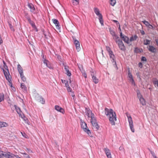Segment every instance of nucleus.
Instances as JSON below:
<instances>
[{"label":"nucleus","instance_id":"53","mask_svg":"<svg viewBox=\"0 0 158 158\" xmlns=\"http://www.w3.org/2000/svg\"><path fill=\"white\" fill-rule=\"evenodd\" d=\"M130 81L131 82L132 84L135 85V82L134 81V80L133 78L131 79H130Z\"/></svg>","mask_w":158,"mask_h":158},{"label":"nucleus","instance_id":"16","mask_svg":"<svg viewBox=\"0 0 158 158\" xmlns=\"http://www.w3.org/2000/svg\"><path fill=\"white\" fill-rule=\"evenodd\" d=\"M91 75L92 77V78L93 81L95 83L97 84L99 82V80L95 76L94 74H91Z\"/></svg>","mask_w":158,"mask_h":158},{"label":"nucleus","instance_id":"29","mask_svg":"<svg viewBox=\"0 0 158 158\" xmlns=\"http://www.w3.org/2000/svg\"><path fill=\"white\" fill-rule=\"evenodd\" d=\"M118 47L122 51H125L126 50L125 47L123 44L118 46Z\"/></svg>","mask_w":158,"mask_h":158},{"label":"nucleus","instance_id":"33","mask_svg":"<svg viewBox=\"0 0 158 158\" xmlns=\"http://www.w3.org/2000/svg\"><path fill=\"white\" fill-rule=\"evenodd\" d=\"M66 72V74L69 76H70L71 75V73L70 71L69 70L68 68L66 70H65Z\"/></svg>","mask_w":158,"mask_h":158},{"label":"nucleus","instance_id":"8","mask_svg":"<svg viewBox=\"0 0 158 158\" xmlns=\"http://www.w3.org/2000/svg\"><path fill=\"white\" fill-rule=\"evenodd\" d=\"M4 67L5 69H2L6 78H7V76H9L10 75L9 69L8 67L6 65H5V66Z\"/></svg>","mask_w":158,"mask_h":158},{"label":"nucleus","instance_id":"13","mask_svg":"<svg viewBox=\"0 0 158 158\" xmlns=\"http://www.w3.org/2000/svg\"><path fill=\"white\" fill-rule=\"evenodd\" d=\"M55 109L57 111H59L63 114H64V109L58 105H56L55 106Z\"/></svg>","mask_w":158,"mask_h":158},{"label":"nucleus","instance_id":"54","mask_svg":"<svg viewBox=\"0 0 158 158\" xmlns=\"http://www.w3.org/2000/svg\"><path fill=\"white\" fill-rule=\"evenodd\" d=\"M120 37H121V38L122 39L123 38V37L125 35H123L121 31L120 32Z\"/></svg>","mask_w":158,"mask_h":158},{"label":"nucleus","instance_id":"21","mask_svg":"<svg viewBox=\"0 0 158 158\" xmlns=\"http://www.w3.org/2000/svg\"><path fill=\"white\" fill-rule=\"evenodd\" d=\"M14 107L16 111L18 114H19L20 112H22L20 108L19 107H18L16 105H14Z\"/></svg>","mask_w":158,"mask_h":158},{"label":"nucleus","instance_id":"58","mask_svg":"<svg viewBox=\"0 0 158 158\" xmlns=\"http://www.w3.org/2000/svg\"><path fill=\"white\" fill-rule=\"evenodd\" d=\"M151 154H152V156H153L154 157V158L155 157V156H156L155 155V153L154 152H152V151H151Z\"/></svg>","mask_w":158,"mask_h":158},{"label":"nucleus","instance_id":"31","mask_svg":"<svg viewBox=\"0 0 158 158\" xmlns=\"http://www.w3.org/2000/svg\"><path fill=\"white\" fill-rule=\"evenodd\" d=\"M4 95L3 93H0V102L4 100Z\"/></svg>","mask_w":158,"mask_h":158},{"label":"nucleus","instance_id":"43","mask_svg":"<svg viewBox=\"0 0 158 158\" xmlns=\"http://www.w3.org/2000/svg\"><path fill=\"white\" fill-rule=\"evenodd\" d=\"M128 75L129 77L130 78V79H131L133 78L131 73L130 72L129 70L128 72Z\"/></svg>","mask_w":158,"mask_h":158},{"label":"nucleus","instance_id":"7","mask_svg":"<svg viewBox=\"0 0 158 158\" xmlns=\"http://www.w3.org/2000/svg\"><path fill=\"white\" fill-rule=\"evenodd\" d=\"M35 99L38 102H40L42 104H44L45 102V100L42 97V96L37 94L35 96Z\"/></svg>","mask_w":158,"mask_h":158},{"label":"nucleus","instance_id":"57","mask_svg":"<svg viewBox=\"0 0 158 158\" xmlns=\"http://www.w3.org/2000/svg\"><path fill=\"white\" fill-rule=\"evenodd\" d=\"M21 79L23 82L26 81V78L25 77H22Z\"/></svg>","mask_w":158,"mask_h":158},{"label":"nucleus","instance_id":"12","mask_svg":"<svg viewBox=\"0 0 158 158\" xmlns=\"http://www.w3.org/2000/svg\"><path fill=\"white\" fill-rule=\"evenodd\" d=\"M52 21L53 23L55 25L56 29H59L60 28V25L59 24L58 21L57 19H52Z\"/></svg>","mask_w":158,"mask_h":158},{"label":"nucleus","instance_id":"51","mask_svg":"<svg viewBox=\"0 0 158 158\" xmlns=\"http://www.w3.org/2000/svg\"><path fill=\"white\" fill-rule=\"evenodd\" d=\"M113 22H114V23H116V24L117 26H119V24H120L119 23L117 20H113Z\"/></svg>","mask_w":158,"mask_h":158},{"label":"nucleus","instance_id":"10","mask_svg":"<svg viewBox=\"0 0 158 158\" xmlns=\"http://www.w3.org/2000/svg\"><path fill=\"white\" fill-rule=\"evenodd\" d=\"M148 50L152 53H156L157 52V49L153 46L149 45L147 47Z\"/></svg>","mask_w":158,"mask_h":158},{"label":"nucleus","instance_id":"44","mask_svg":"<svg viewBox=\"0 0 158 158\" xmlns=\"http://www.w3.org/2000/svg\"><path fill=\"white\" fill-rule=\"evenodd\" d=\"M25 17L26 18L27 20L30 18V16L28 15L27 13H25Z\"/></svg>","mask_w":158,"mask_h":158},{"label":"nucleus","instance_id":"47","mask_svg":"<svg viewBox=\"0 0 158 158\" xmlns=\"http://www.w3.org/2000/svg\"><path fill=\"white\" fill-rule=\"evenodd\" d=\"M63 65L64 67V69L65 70H66L67 69L69 68V67L67 66L66 64L63 63Z\"/></svg>","mask_w":158,"mask_h":158},{"label":"nucleus","instance_id":"14","mask_svg":"<svg viewBox=\"0 0 158 158\" xmlns=\"http://www.w3.org/2000/svg\"><path fill=\"white\" fill-rule=\"evenodd\" d=\"M28 6L30 9V11L32 13H34L35 10L34 6L32 3H28Z\"/></svg>","mask_w":158,"mask_h":158},{"label":"nucleus","instance_id":"39","mask_svg":"<svg viewBox=\"0 0 158 158\" xmlns=\"http://www.w3.org/2000/svg\"><path fill=\"white\" fill-rule=\"evenodd\" d=\"M111 35L113 36L114 34H115V32L113 30L111 29H109Z\"/></svg>","mask_w":158,"mask_h":158},{"label":"nucleus","instance_id":"35","mask_svg":"<svg viewBox=\"0 0 158 158\" xmlns=\"http://www.w3.org/2000/svg\"><path fill=\"white\" fill-rule=\"evenodd\" d=\"M110 4L113 6H114L116 3L115 0H110Z\"/></svg>","mask_w":158,"mask_h":158},{"label":"nucleus","instance_id":"11","mask_svg":"<svg viewBox=\"0 0 158 158\" xmlns=\"http://www.w3.org/2000/svg\"><path fill=\"white\" fill-rule=\"evenodd\" d=\"M103 150L105 152L108 158H111L112 157L111 152L110 150L108 148H104Z\"/></svg>","mask_w":158,"mask_h":158},{"label":"nucleus","instance_id":"19","mask_svg":"<svg viewBox=\"0 0 158 158\" xmlns=\"http://www.w3.org/2000/svg\"><path fill=\"white\" fill-rule=\"evenodd\" d=\"M94 12L96 15L99 17L100 15H102L100 13L99 9L97 8H94Z\"/></svg>","mask_w":158,"mask_h":158},{"label":"nucleus","instance_id":"55","mask_svg":"<svg viewBox=\"0 0 158 158\" xmlns=\"http://www.w3.org/2000/svg\"><path fill=\"white\" fill-rule=\"evenodd\" d=\"M138 66L140 68H142L143 67V64L141 62H139V63Z\"/></svg>","mask_w":158,"mask_h":158},{"label":"nucleus","instance_id":"37","mask_svg":"<svg viewBox=\"0 0 158 158\" xmlns=\"http://www.w3.org/2000/svg\"><path fill=\"white\" fill-rule=\"evenodd\" d=\"M9 27L10 28V30L12 31H14V29L13 26H12L11 24L10 23H9Z\"/></svg>","mask_w":158,"mask_h":158},{"label":"nucleus","instance_id":"64","mask_svg":"<svg viewBox=\"0 0 158 158\" xmlns=\"http://www.w3.org/2000/svg\"><path fill=\"white\" fill-rule=\"evenodd\" d=\"M155 41L156 43V45L158 46V40L157 39H156L155 40Z\"/></svg>","mask_w":158,"mask_h":158},{"label":"nucleus","instance_id":"62","mask_svg":"<svg viewBox=\"0 0 158 158\" xmlns=\"http://www.w3.org/2000/svg\"><path fill=\"white\" fill-rule=\"evenodd\" d=\"M27 20L30 23H32L33 22V21L31 20V18H30L29 19H28Z\"/></svg>","mask_w":158,"mask_h":158},{"label":"nucleus","instance_id":"15","mask_svg":"<svg viewBox=\"0 0 158 158\" xmlns=\"http://www.w3.org/2000/svg\"><path fill=\"white\" fill-rule=\"evenodd\" d=\"M91 123L93 125V128L94 130L95 131H98L99 128V127L98 124V123Z\"/></svg>","mask_w":158,"mask_h":158},{"label":"nucleus","instance_id":"48","mask_svg":"<svg viewBox=\"0 0 158 158\" xmlns=\"http://www.w3.org/2000/svg\"><path fill=\"white\" fill-rule=\"evenodd\" d=\"M141 60L142 61H146L147 59L144 56H142L141 58Z\"/></svg>","mask_w":158,"mask_h":158},{"label":"nucleus","instance_id":"23","mask_svg":"<svg viewBox=\"0 0 158 158\" xmlns=\"http://www.w3.org/2000/svg\"><path fill=\"white\" fill-rule=\"evenodd\" d=\"M139 101H140V102L143 105H146L145 102V100L142 97H140V98H139Z\"/></svg>","mask_w":158,"mask_h":158},{"label":"nucleus","instance_id":"36","mask_svg":"<svg viewBox=\"0 0 158 158\" xmlns=\"http://www.w3.org/2000/svg\"><path fill=\"white\" fill-rule=\"evenodd\" d=\"M79 0H72V2L74 5H77L79 3Z\"/></svg>","mask_w":158,"mask_h":158},{"label":"nucleus","instance_id":"9","mask_svg":"<svg viewBox=\"0 0 158 158\" xmlns=\"http://www.w3.org/2000/svg\"><path fill=\"white\" fill-rule=\"evenodd\" d=\"M85 114L89 118H91L93 116L94 114L92 113V111L89 109L85 108Z\"/></svg>","mask_w":158,"mask_h":158},{"label":"nucleus","instance_id":"61","mask_svg":"<svg viewBox=\"0 0 158 158\" xmlns=\"http://www.w3.org/2000/svg\"><path fill=\"white\" fill-rule=\"evenodd\" d=\"M80 70L82 74H83L85 73V71L84 70H83V69H80Z\"/></svg>","mask_w":158,"mask_h":158},{"label":"nucleus","instance_id":"1","mask_svg":"<svg viewBox=\"0 0 158 158\" xmlns=\"http://www.w3.org/2000/svg\"><path fill=\"white\" fill-rule=\"evenodd\" d=\"M105 114L109 119L110 123L112 125H115V121L117 120L115 113L112 109H109L107 108L105 109Z\"/></svg>","mask_w":158,"mask_h":158},{"label":"nucleus","instance_id":"26","mask_svg":"<svg viewBox=\"0 0 158 158\" xmlns=\"http://www.w3.org/2000/svg\"><path fill=\"white\" fill-rule=\"evenodd\" d=\"M152 82L154 85H155L156 86V85L158 87V80L156 78H154L153 79Z\"/></svg>","mask_w":158,"mask_h":158},{"label":"nucleus","instance_id":"17","mask_svg":"<svg viewBox=\"0 0 158 158\" xmlns=\"http://www.w3.org/2000/svg\"><path fill=\"white\" fill-rule=\"evenodd\" d=\"M8 126V124L4 122H0V127H6Z\"/></svg>","mask_w":158,"mask_h":158},{"label":"nucleus","instance_id":"18","mask_svg":"<svg viewBox=\"0 0 158 158\" xmlns=\"http://www.w3.org/2000/svg\"><path fill=\"white\" fill-rule=\"evenodd\" d=\"M17 70L19 73H23V69L19 64L17 65Z\"/></svg>","mask_w":158,"mask_h":158},{"label":"nucleus","instance_id":"50","mask_svg":"<svg viewBox=\"0 0 158 158\" xmlns=\"http://www.w3.org/2000/svg\"><path fill=\"white\" fill-rule=\"evenodd\" d=\"M23 154L24 155V156L26 157V158H31L27 154L25 153H24Z\"/></svg>","mask_w":158,"mask_h":158},{"label":"nucleus","instance_id":"34","mask_svg":"<svg viewBox=\"0 0 158 158\" xmlns=\"http://www.w3.org/2000/svg\"><path fill=\"white\" fill-rule=\"evenodd\" d=\"M150 41L147 39L144 41V44L145 45H148L150 44Z\"/></svg>","mask_w":158,"mask_h":158},{"label":"nucleus","instance_id":"32","mask_svg":"<svg viewBox=\"0 0 158 158\" xmlns=\"http://www.w3.org/2000/svg\"><path fill=\"white\" fill-rule=\"evenodd\" d=\"M113 39L115 40H115H118L119 38L118 36L116 34H114V35L112 36Z\"/></svg>","mask_w":158,"mask_h":158},{"label":"nucleus","instance_id":"60","mask_svg":"<svg viewBox=\"0 0 158 158\" xmlns=\"http://www.w3.org/2000/svg\"><path fill=\"white\" fill-rule=\"evenodd\" d=\"M26 150L28 152L30 153H32V151L30 149L28 148H26Z\"/></svg>","mask_w":158,"mask_h":158},{"label":"nucleus","instance_id":"56","mask_svg":"<svg viewBox=\"0 0 158 158\" xmlns=\"http://www.w3.org/2000/svg\"><path fill=\"white\" fill-rule=\"evenodd\" d=\"M19 74L21 78H22V77H25L23 75V73H19Z\"/></svg>","mask_w":158,"mask_h":158},{"label":"nucleus","instance_id":"40","mask_svg":"<svg viewBox=\"0 0 158 158\" xmlns=\"http://www.w3.org/2000/svg\"><path fill=\"white\" fill-rule=\"evenodd\" d=\"M137 96L138 97V98H140V97H142V96L140 92V91L139 90H138L137 91Z\"/></svg>","mask_w":158,"mask_h":158},{"label":"nucleus","instance_id":"6","mask_svg":"<svg viewBox=\"0 0 158 158\" xmlns=\"http://www.w3.org/2000/svg\"><path fill=\"white\" fill-rule=\"evenodd\" d=\"M72 38L73 41L74 42V44L78 52L80 51L81 49V48L80 47V42L79 41L77 40L76 39V37L75 36H73Z\"/></svg>","mask_w":158,"mask_h":158},{"label":"nucleus","instance_id":"22","mask_svg":"<svg viewBox=\"0 0 158 158\" xmlns=\"http://www.w3.org/2000/svg\"><path fill=\"white\" fill-rule=\"evenodd\" d=\"M91 118V123H97L96 119L94 117V115L93 116H92Z\"/></svg>","mask_w":158,"mask_h":158},{"label":"nucleus","instance_id":"41","mask_svg":"<svg viewBox=\"0 0 158 158\" xmlns=\"http://www.w3.org/2000/svg\"><path fill=\"white\" fill-rule=\"evenodd\" d=\"M23 120L25 121V122L26 123H27L28 124H29V123L30 122L28 121V120L27 118L26 117H25V118H23Z\"/></svg>","mask_w":158,"mask_h":158},{"label":"nucleus","instance_id":"24","mask_svg":"<svg viewBox=\"0 0 158 158\" xmlns=\"http://www.w3.org/2000/svg\"><path fill=\"white\" fill-rule=\"evenodd\" d=\"M115 42L118 44V46L123 44L122 40L120 39H118V40H115Z\"/></svg>","mask_w":158,"mask_h":158},{"label":"nucleus","instance_id":"38","mask_svg":"<svg viewBox=\"0 0 158 158\" xmlns=\"http://www.w3.org/2000/svg\"><path fill=\"white\" fill-rule=\"evenodd\" d=\"M142 23H143L146 26L148 27L149 25V23L145 20H144L142 21Z\"/></svg>","mask_w":158,"mask_h":158},{"label":"nucleus","instance_id":"52","mask_svg":"<svg viewBox=\"0 0 158 158\" xmlns=\"http://www.w3.org/2000/svg\"><path fill=\"white\" fill-rule=\"evenodd\" d=\"M48 61L46 59H44L43 61V62L44 64H45L46 65H47L48 62Z\"/></svg>","mask_w":158,"mask_h":158},{"label":"nucleus","instance_id":"20","mask_svg":"<svg viewBox=\"0 0 158 158\" xmlns=\"http://www.w3.org/2000/svg\"><path fill=\"white\" fill-rule=\"evenodd\" d=\"M122 39L127 44L129 43V38L128 37L125 36Z\"/></svg>","mask_w":158,"mask_h":158},{"label":"nucleus","instance_id":"28","mask_svg":"<svg viewBox=\"0 0 158 158\" xmlns=\"http://www.w3.org/2000/svg\"><path fill=\"white\" fill-rule=\"evenodd\" d=\"M99 17V22L101 24V25L102 26H103L104 24H103V20L102 19V15H100V16Z\"/></svg>","mask_w":158,"mask_h":158},{"label":"nucleus","instance_id":"25","mask_svg":"<svg viewBox=\"0 0 158 158\" xmlns=\"http://www.w3.org/2000/svg\"><path fill=\"white\" fill-rule=\"evenodd\" d=\"M7 80H8L9 82V85L11 87H12V84L11 82V80L9 77V76H7V78H6Z\"/></svg>","mask_w":158,"mask_h":158},{"label":"nucleus","instance_id":"3","mask_svg":"<svg viewBox=\"0 0 158 158\" xmlns=\"http://www.w3.org/2000/svg\"><path fill=\"white\" fill-rule=\"evenodd\" d=\"M0 158H14L15 155L9 152L1 151Z\"/></svg>","mask_w":158,"mask_h":158},{"label":"nucleus","instance_id":"63","mask_svg":"<svg viewBox=\"0 0 158 158\" xmlns=\"http://www.w3.org/2000/svg\"><path fill=\"white\" fill-rule=\"evenodd\" d=\"M27 20L30 23H32L33 22V21L31 20V18H30L29 19H28Z\"/></svg>","mask_w":158,"mask_h":158},{"label":"nucleus","instance_id":"45","mask_svg":"<svg viewBox=\"0 0 158 158\" xmlns=\"http://www.w3.org/2000/svg\"><path fill=\"white\" fill-rule=\"evenodd\" d=\"M32 27L35 28H36L35 25V23L33 21L32 23H30Z\"/></svg>","mask_w":158,"mask_h":158},{"label":"nucleus","instance_id":"27","mask_svg":"<svg viewBox=\"0 0 158 158\" xmlns=\"http://www.w3.org/2000/svg\"><path fill=\"white\" fill-rule=\"evenodd\" d=\"M138 37L136 35H134V36H132L130 38V41H133L135 40Z\"/></svg>","mask_w":158,"mask_h":158},{"label":"nucleus","instance_id":"42","mask_svg":"<svg viewBox=\"0 0 158 158\" xmlns=\"http://www.w3.org/2000/svg\"><path fill=\"white\" fill-rule=\"evenodd\" d=\"M65 86L67 88H69V89L68 90V91H69V89H71V88L69 87V85L68 81H67L65 83Z\"/></svg>","mask_w":158,"mask_h":158},{"label":"nucleus","instance_id":"2","mask_svg":"<svg viewBox=\"0 0 158 158\" xmlns=\"http://www.w3.org/2000/svg\"><path fill=\"white\" fill-rule=\"evenodd\" d=\"M106 50L108 52L110 58L111 59V61L113 63V65L114 67H116L117 69H118L116 65V62L115 60V56L113 53V52L111 50V48L109 46H106Z\"/></svg>","mask_w":158,"mask_h":158},{"label":"nucleus","instance_id":"49","mask_svg":"<svg viewBox=\"0 0 158 158\" xmlns=\"http://www.w3.org/2000/svg\"><path fill=\"white\" fill-rule=\"evenodd\" d=\"M57 56V57L58 59L60 61H61V56L59 55H56Z\"/></svg>","mask_w":158,"mask_h":158},{"label":"nucleus","instance_id":"46","mask_svg":"<svg viewBox=\"0 0 158 158\" xmlns=\"http://www.w3.org/2000/svg\"><path fill=\"white\" fill-rule=\"evenodd\" d=\"M21 113L22 112H20V113H19V114H18L19 116L21 117L22 118H25V116L23 114H22Z\"/></svg>","mask_w":158,"mask_h":158},{"label":"nucleus","instance_id":"30","mask_svg":"<svg viewBox=\"0 0 158 158\" xmlns=\"http://www.w3.org/2000/svg\"><path fill=\"white\" fill-rule=\"evenodd\" d=\"M21 88L23 89V90L24 91H27V88L24 84L23 83H22L21 84Z\"/></svg>","mask_w":158,"mask_h":158},{"label":"nucleus","instance_id":"59","mask_svg":"<svg viewBox=\"0 0 158 158\" xmlns=\"http://www.w3.org/2000/svg\"><path fill=\"white\" fill-rule=\"evenodd\" d=\"M148 27L149 28L152 29L153 28V26L152 25L150 24V23L149 24V25H148Z\"/></svg>","mask_w":158,"mask_h":158},{"label":"nucleus","instance_id":"5","mask_svg":"<svg viewBox=\"0 0 158 158\" xmlns=\"http://www.w3.org/2000/svg\"><path fill=\"white\" fill-rule=\"evenodd\" d=\"M126 115L128 118L130 128L132 132H135V129L134 128L133 122L132 118L130 114L127 112L126 113Z\"/></svg>","mask_w":158,"mask_h":158},{"label":"nucleus","instance_id":"4","mask_svg":"<svg viewBox=\"0 0 158 158\" xmlns=\"http://www.w3.org/2000/svg\"><path fill=\"white\" fill-rule=\"evenodd\" d=\"M81 127L83 129L84 131L86 132L89 136H91V133L90 130L87 128V124L83 120L81 119Z\"/></svg>","mask_w":158,"mask_h":158}]
</instances>
